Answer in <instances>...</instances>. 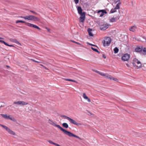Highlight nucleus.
Listing matches in <instances>:
<instances>
[{"label":"nucleus","instance_id":"nucleus-42","mask_svg":"<svg viewBox=\"0 0 146 146\" xmlns=\"http://www.w3.org/2000/svg\"><path fill=\"white\" fill-rule=\"evenodd\" d=\"M46 28L48 30V31H50V29H47V27H46Z\"/></svg>","mask_w":146,"mask_h":146},{"label":"nucleus","instance_id":"nucleus-40","mask_svg":"<svg viewBox=\"0 0 146 146\" xmlns=\"http://www.w3.org/2000/svg\"><path fill=\"white\" fill-rule=\"evenodd\" d=\"M4 41L3 40H0V42H1L2 43H3Z\"/></svg>","mask_w":146,"mask_h":146},{"label":"nucleus","instance_id":"nucleus-13","mask_svg":"<svg viewBox=\"0 0 146 146\" xmlns=\"http://www.w3.org/2000/svg\"><path fill=\"white\" fill-rule=\"evenodd\" d=\"M109 25L107 24H104L100 26V29L101 30H105L108 27Z\"/></svg>","mask_w":146,"mask_h":146},{"label":"nucleus","instance_id":"nucleus-5","mask_svg":"<svg viewBox=\"0 0 146 146\" xmlns=\"http://www.w3.org/2000/svg\"><path fill=\"white\" fill-rule=\"evenodd\" d=\"M61 117H63L65 119H68L70 122L74 124L77 126L80 125H82L81 123H78L74 119L70 118L65 115H61L60 116Z\"/></svg>","mask_w":146,"mask_h":146},{"label":"nucleus","instance_id":"nucleus-23","mask_svg":"<svg viewBox=\"0 0 146 146\" xmlns=\"http://www.w3.org/2000/svg\"><path fill=\"white\" fill-rule=\"evenodd\" d=\"M64 80L66 81H71L76 83H78V82L76 80H72L70 79H64Z\"/></svg>","mask_w":146,"mask_h":146},{"label":"nucleus","instance_id":"nucleus-3","mask_svg":"<svg viewBox=\"0 0 146 146\" xmlns=\"http://www.w3.org/2000/svg\"><path fill=\"white\" fill-rule=\"evenodd\" d=\"M20 17L21 18H24L25 19L31 21H39L40 20L39 19L38 17L32 15H29L25 17L21 16Z\"/></svg>","mask_w":146,"mask_h":146},{"label":"nucleus","instance_id":"nucleus-24","mask_svg":"<svg viewBox=\"0 0 146 146\" xmlns=\"http://www.w3.org/2000/svg\"><path fill=\"white\" fill-rule=\"evenodd\" d=\"M117 19L116 17L115 18H112L110 20V22H115L116 20H117Z\"/></svg>","mask_w":146,"mask_h":146},{"label":"nucleus","instance_id":"nucleus-4","mask_svg":"<svg viewBox=\"0 0 146 146\" xmlns=\"http://www.w3.org/2000/svg\"><path fill=\"white\" fill-rule=\"evenodd\" d=\"M25 23V24L27 25L29 27H33L34 28L37 29L38 30H40V28L39 27H38V26H37L35 25H34L33 24H32L27 23V22H25V21H23L18 20L16 22V23Z\"/></svg>","mask_w":146,"mask_h":146},{"label":"nucleus","instance_id":"nucleus-27","mask_svg":"<svg viewBox=\"0 0 146 146\" xmlns=\"http://www.w3.org/2000/svg\"><path fill=\"white\" fill-rule=\"evenodd\" d=\"M114 51L115 53H117L118 52L119 49L117 47H115L114 49Z\"/></svg>","mask_w":146,"mask_h":146},{"label":"nucleus","instance_id":"nucleus-38","mask_svg":"<svg viewBox=\"0 0 146 146\" xmlns=\"http://www.w3.org/2000/svg\"><path fill=\"white\" fill-rule=\"evenodd\" d=\"M8 46H10V47H14V45H9V44L8 45Z\"/></svg>","mask_w":146,"mask_h":146},{"label":"nucleus","instance_id":"nucleus-31","mask_svg":"<svg viewBox=\"0 0 146 146\" xmlns=\"http://www.w3.org/2000/svg\"><path fill=\"white\" fill-rule=\"evenodd\" d=\"M74 0V1L75 2V3L76 4H77L78 3L79 0Z\"/></svg>","mask_w":146,"mask_h":146},{"label":"nucleus","instance_id":"nucleus-46","mask_svg":"<svg viewBox=\"0 0 146 146\" xmlns=\"http://www.w3.org/2000/svg\"><path fill=\"white\" fill-rule=\"evenodd\" d=\"M3 39V38L0 37V39Z\"/></svg>","mask_w":146,"mask_h":146},{"label":"nucleus","instance_id":"nucleus-30","mask_svg":"<svg viewBox=\"0 0 146 146\" xmlns=\"http://www.w3.org/2000/svg\"><path fill=\"white\" fill-rule=\"evenodd\" d=\"M30 12H31V13H34V14H35V15H37L38 14L37 13H36V12H35L34 11H31V10H30Z\"/></svg>","mask_w":146,"mask_h":146},{"label":"nucleus","instance_id":"nucleus-20","mask_svg":"<svg viewBox=\"0 0 146 146\" xmlns=\"http://www.w3.org/2000/svg\"><path fill=\"white\" fill-rule=\"evenodd\" d=\"M10 40L12 42H14L17 44L21 45V43H20L16 39H10Z\"/></svg>","mask_w":146,"mask_h":146},{"label":"nucleus","instance_id":"nucleus-43","mask_svg":"<svg viewBox=\"0 0 146 146\" xmlns=\"http://www.w3.org/2000/svg\"><path fill=\"white\" fill-rule=\"evenodd\" d=\"M7 66V67H8V68L10 67V66H7H7Z\"/></svg>","mask_w":146,"mask_h":146},{"label":"nucleus","instance_id":"nucleus-17","mask_svg":"<svg viewBox=\"0 0 146 146\" xmlns=\"http://www.w3.org/2000/svg\"><path fill=\"white\" fill-rule=\"evenodd\" d=\"M77 10L78 13L80 15L82 14L83 12H82V10L81 7H78L77 8Z\"/></svg>","mask_w":146,"mask_h":146},{"label":"nucleus","instance_id":"nucleus-8","mask_svg":"<svg viewBox=\"0 0 146 146\" xmlns=\"http://www.w3.org/2000/svg\"><path fill=\"white\" fill-rule=\"evenodd\" d=\"M0 126L2 127L5 129L10 134L15 135L16 134L15 132L11 130L7 126L0 124Z\"/></svg>","mask_w":146,"mask_h":146},{"label":"nucleus","instance_id":"nucleus-6","mask_svg":"<svg viewBox=\"0 0 146 146\" xmlns=\"http://www.w3.org/2000/svg\"><path fill=\"white\" fill-rule=\"evenodd\" d=\"M132 63L134 66H136L138 68L141 67V64L140 62L136 58H134L133 59Z\"/></svg>","mask_w":146,"mask_h":146},{"label":"nucleus","instance_id":"nucleus-9","mask_svg":"<svg viewBox=\"0 0 146 146\" xmlns=\"http://www.w3.org/2000/svg\"><path fill=\"white\" fill-rule=\"evenodd\" d=\"M130 54L126 53L123 55L121 57V60L123 61H127L130 58Z\"/></svg>","mask_w":146,"mask_h":146},{"label":"nucleus","instance_id":"nucleus-39","mask_svg":"<svg viewBox=\"0 0 146 146\" xmlns=\"http://www.w3.org/2000/svg\"><path fill=\"white\" fill-rule=\"evenodd\" d=\"M104 15V14L102 13L100 14V17H102Z\"/></svg>","mask_w":146,"mask_h":146},{"label":"nucleus","instance_id":"nucleus-37","mask_svg":"<svg viewBox=\"0 0 146 146\" xmlns=\"http://www.w3.org/2000/svg\"><path fill=\"white\" fill-rule=\"evenodd\" d=\"M102 57L104 58H106V56L104 54L103 55Z\"/></svg>","mask_w":146,"mask_h":146},{"label":"nucleus","instance_id":"nucleus-32","mask_svg":"<svg viewBox=\"0 0 146 146\" xmlns=\"http://www.w3.org/2000/svg\"><path fill=\"white\" fill-rule=\"evenodd\" d=\"M143 51L144 52H146V48H144L143 49Z\"/></svg>","mask_w":146,"mask_h":146},{"label":"nucleus","instance_id":"nucleus-33","mask_svg":"<svg viewBox=\"0 0 146 146\" xmlns=\"http://www.w3.org/2000/svg\"><path fill=\"white\" fill-rule=\"evenodd\" d=\"M3 43L5 45H6V46H8V45H9V44H8L5 41L4 42H3Z\"/></svg>","mask_w":146,"mask_h":146},{"label":"nucleus","instance_id":"nucleus-25","mask_svg":"<svg viewBox=\"0 0 146 146\" xmlns=\"http://www.w3.org/2000/svg\"><path fill=\"white\" fill-rule=\"evenodd\" d=\"M62 126L63 127L67 128L68 127V124L66 123H64L62 124Z\"/></svg>","mask_w":146,"mask_h":146},{"label":"nucleus","instance_id":"nucleus-7","mask_svg":"<svg viewBox=\"0 0 146 146\" xmlns=\"http://www.w3.org/2000/svg\"><path fill=\"white\" fill-rule=\"evenodd\" d=\"M111 42V38L109 37L105 38L102 41L104 46H108L109 45Z\"/></svg>","mask_w":146,"mask_h":146},{"label":"nucleus","instance_id":"nucleus-2","mask_svg":"<svg viewBox=\"0 0 146 146\" xmlns=\"http://www.w3.org/2000/svg\"><path fill=\"white\" fill-rule=\"evenodd\" d=\"M93 70L96 73H98L100 75L103 76H105L106 78H107L108 79H110L111 80H112L117 82H118V80L117 79L113 78L111 75L108 74H105L104 73L101 72L97 70Z\"/></svg>","mask_w":146,"mask_h":146},{"label":"nucleus","instance_id":"nucleus-12","mask_svg":"<svg viewBox=\"0 0 146 146\" xmlns=\"http://www.w3.org/2000/svg\"><path fill=\"white\" fill-rule=\"evenodd\" d=\"M85 14L86 13L85 12H83L82 14L80 15L81 16L80 17V22H84L85 18Z\"/></svg>","mask_w":146,"mask_h":146},{"label":"nucleus","instance_id":"nucleus-14","mask_svg":"<svg viewBox=\"0 0 146 146\" xmlns=\"http://www.w3.org/2000/svg\"><path fill=\"white\" fill-rule=\"evenodd\" d=\"M143 49V48L142 46H137L135 48V51L137 52L141 53L142 52Z\"/></svg>","mask_w":146,"mask_h":146},{"label":"nucleus","instance_id":"nucleus-47","mask_svg":"<svg viewBox=\"0 0 146 146\" xmlns=\"http://www.w3.org/2000/svg\"><path fill=\"white\" fill-rule=\"evenodd\" d=\"M88 112L89 113H90L91 114H92L89 111H88Z\"/></svg>","mask_w":146,"mask_h":146},{"label":"nucleus","instance_id":"nucleus-48","mask_svg":"<svg viewBox=\"0 0 146 146\" xmlns=\"http://www.w3.org/2000/svg\"><path fill=\"white\" fill-rule=\"evenodd\" d=\"M119 19V17H118V18H117V19Z\"/></svg>","mask_w":146,"mask_h":146},{"label":"nucleus","instance_id":"nucleus-18","mask_svg":"<svg viewBox=\"0 0 146 146\" xmlns=\"http://www.w3.org/2000/svg\"><path fill=\"white\" fill-rule=\"evenodd\" d=\"M83 97L86 100H87L88 102H91V100L90 99L86 96V94L85 93H84L83 94Z\"/></svg>","mask_w":146,"mask_h":146},{"label":"nucleus","instance_id":"nucleus-19","mask_svg":"<svg viewBox=\"0 0 146 146\" xmlns=\"http://www.w3.org/2000/svg\"><path fill=\"white\" fill-rule=\"evenodd\" d=\"M92 31V29L90 28H88V33L89 35L91 36H93V35L91 32Z\"/></svg>","mask_w":146,"mask_h":146},{"label":"nucleus","instance_id":"nucleus-41","mask_svg":"<svg viewBox=\"0 0 146 146\" xmlns=\"http://www.w3.org/2000/svg\"><path fill=\"white\" fill-rule=\"evenodd\" d=\"M126 66L128 67H129V64H126Z\"/></svg>","mask_w":146,"mask_h":146},{"label":"nucleus","instance_id":"nucleus-45","mask_svg":"<svg viewBox=\"0 0 146 146\" xmlns=\"http://www.w3.org/2000/svg\"><path fill=\"white\" fill-rule=\"evenodd\" d=\"M12 108H15V107H14V106H12Z\"/></svg>","mask_w":146,"mask_h":146},{"label":"nucleus","instance_id":"nucleus-1","mask_svg":"<svg viewBox=\"0 0 146 146\" xmlns=\"http://www.w3.org/2000/svg\"><path fill=\"white\" fill-rule=\"evenodd\" d=\"M48 123L52 125L55 126L58 128L60 130L62 131L65 134L68 135V136L71 137H74L76 138H77L81 140L82 139L80 137H79L73 134L72 133H71L70 132L64 129L62 127L60 126L59 125L56 124L54 122L52 121L50 119H49L48 120Z\"/></svg>","mask_w":146,"mask_h":146},{"label":"nucleus","instance_id":"nucleus-28","mask_svg":"<svg viewBox=\"0 0 146 146\" xmlns=\"http://www.w3.org/2000/svg\"><path fill=\"white\" fill-rule=\"evenodd\" d=\"M91 49L94 51H95L96 52H98V53H100V52L98 51V50L92 47H91Z\"/></svg>","mask_w":146,"mask_h":146},{"label":"nucleus","instance_id":"nucleus-36","mask_svg":"<svg viewBox=\"0 0 146 146\" xmlns=\"http://www.w3.org/2000/svg\"><path fill=\"white\" fill-rule=\"evenodd\" d=\"M87 43L88 44H89V45H91V46H95V45H94L92 44H90V43H89L88 42H87Z\"/></svg>","mask_w":146,"mask_h":146},{"label":"nucleus","instance_id":"nucleus-29","mask_svg":"<svg viewBox=\"0 0 146 146\" xmlns=\"http://www.w3.org/2000/svg\"><path fill=\"white\" fill-rule=\"evenodd\" d=\"M31 60H32L34 62H37V63H40L41 62L36 61V60H34L33 59H31Z\"/></svg>","mask_w":146,"mask_h":146},{"label":"nucleus","instance_id":"nucleus-11","mask_svg":"<svg viewBox=\"0 0 146 146\" xmlns=\"http://www.w3.org/2000/svg\"><path fill=\"white\" fill-rule=\"evenodd\" d=\"M1 115L5 119H10L12 121H13L14 119V118H12V117H10V115H7V114H1Z\"/></svg>","mask_w":146,"mask_h":146},{"label":"nucleus","instance_id":"nucleus-16","mask_svg":"<svg viewBox=\"0 0 146 146\" xmlns=\"http://www.w3.org/2000/svg\"><path fill=\"white\" fill-rule=\"evenodd\" d=\"M137 29V27L135 25L133 26L129 29V31L133 32H135Z\"/></svg>","mask_w":146,"mask_h":146},{"label":"nucleus","instance_id":"nucleus-34","mask_svg":"<svg viewBox=\"0 0 146 146\" xmlns=\"http://www.w3.org/2000/svg\"><path fill=\"white\" fill-rule=\"evenodd\" d=\"M71 41H72V42H74L75 43H76L77 44H80V43H79V42H76L75 41H72V40H71Z\"/></svg>","mask_w":146,"mask_h":146},{"label":"nucleus","instance_id":"nucleus-22","mask_svg":"<svg viewBox=\"0 0 146 146\" xmlns=\"http://www.w3.org/2000/svg\"><path fill=\"white\" fill-rule=\"evenodd\" d=\"M114 2L115 3V4L117 2H118V3L117 4H118L119 6L121 4V2H120V0H113Z\"/></svg>","mask_w":146,"mask_h":146},{"label":"nucleus","instance_id":"nucleus-35","mask_svg":"<svg viewBox=\"0 0 146 146\" xmlns=\"http://www.w3.org/2000/svg\"><path fill=\"white\" fill-rule=\"evenodd\" d=\"M43 67L45 69H46L47 70H48L49 69L48 68L45 67L44 66H43Z\"/></svg>","mask_w":146,"mask_h":146},{"label":"nucleus","instance_id":"nucleus-21","mask_svg":"<svg viewBox=\"0 0 146 146\" xmlns=\"http://www.w3.org/2000/svg\"><path fill=\"white\" fill-rule=\"evenodd\" d=\"M48 141L49 143H50V144H52L54 145L55 146H61L60 145H59V144H58L57 143H54L51 140H48Z\"/></svg>","mask_w":146,"mask_h":146},{"label":"nucleus","instance_id":"nucleus-44","mask_svg":"<svg viewBox=\"0 0 146 146\" xmlns=\"http://www.w3.org/2000/svg\"><path fill=\"white\" fill-rule=\"evenodd\" d=\"M40 65L42 66V67H43V66H44L43 65H42V64H40Z\"/></svg>","mask_w":146,"mask_h":146},{"label":"nucleus","instance_id":"nucleus-10","mask_svg":"<svg viewBox=\"0 0 146 146\" xmlns=\"http://www.w3.org/2000/svg\"><path fill=\"white\" fill-rule=\"evenodd\" d=\"M28 104V103H26V102L23 101H18L17 102H15L13 103V104H17L22 106L27 105Z\"/></svg>","mask_w":146,"mask_h":146},{"label":"nucleus","instance_id":"nucleus-26","mask_svg":"<svg viewBox=\"0 0 146 146\" xmlns=\"http://www.w3.org/2000/svg\"><path fill=\"white\" fill-rule=\"evenodd\" d=\"M100 12H102V13H103L104 14V13H107L106 10H102L99 11L98 12V13H99Z\"/></svg>","mask_w":146,"mask_h":146},{"label":"nucleus","instance_id":"nucleus-15","mask_svg":"<svg viewBox=\"0 0 146 146\" xmlns=\"http://www.w3.org/2000/svg\"><path fill=\"white\" fill-rule=\"evenodd\" d=\"M120 7L119 5H118V4H117L115 7L114 9H112L111 11L110 12L111 13H113L116 12V9H119Z\"/></svg>","mask_w":146,"mask_h":146}]
</instances>
